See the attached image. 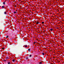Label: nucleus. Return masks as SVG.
<instances>
[{
    "instance_id": "1",
    "label": "nucleus",
    "mask_w": 64,
    "mask_h": 64,
    "mask_svg": "<svg viewBox=\"0 0 64 64\" xmlns=\"http://www.w3.org/2000/svg\"><path fill=\"white\" fill-rule=\"evenodd\" d=\"M39 22L38 21H37L36 22V25H37V24H39Z\"/></svg>"
},
{
    "instance_id": "2",
    "label": "nucleus",
    "mask_w": 64,
    "mask_h": 64,
    "mask_svg": "<svg viewBox=\"0 0 64 64\" xmlns=\"http://www.w3.org/2000/svg\"><path fill=\"white\" fill-rule=\"evenodd\" d=\"M24 46L25 47H27V45H24Z\"/></svg>"
},
{
    "instance_id": "3",
    "label": "nucleus",
    "mask_w": 64,
    "mask_h": 64,
    "mask_svg": "<svg viewBox=\"0 0 64 64\" xmlns=\"http://www.w3.org/2000/svg\"><path fill=\"white\" fill-rule=\"evenodd\" d=\"M53 30V28H52L51 29H50V30L51 31H52Z\"/></svg>"
},
{
    "instance_id": "4",
    "label": "nucleus",
    "mask_w": 64,
    "mask_h": 64,
    "mask_svg": "<svg viewBox=\"0 0 64 64\" xmlns=\"http://www.w3.org/2000/svg\"><path fill=\"white\" fill-rule=\"evenodd\" d=\"M3 8H4V6H2V9H3Z\"/></svg>"
},
{
    "instance_id": "5",
    "label": "nucleus",
    "mask_w": 64,
    "mask_h": 64,
    "mask_svg": "<svg viewBox=\"0 0 64 64\" xmlns=\"http://www.w3.org/2000/svg\"><path fill=\"white\" fill-rule=\"evenodd\" d=\"M12 61L13 62H15V60H12Z\"/></svg>"
},
{
    "instance_id": "6",
    "label": "nucleus",
    "mask_w": 64,
    "mask_h": 64,
    "mask_svg": "<svg viewBox=\"0 0 64 64\" xmlns=\"http://www.w3.org/2000/svg\"><path fill=\"white\" fill-rule=\"evenodd\" d=\"M42 24H44V22H42Z\"/></svg>"
},
{
    "instance_id": "7",
    "label": "nucleus",
    "mask_w": 64,
    "mask_h": 64,
    "mask_svg": "<svg viewBox=\"0 0 64 64\" xmlns=\"http://www.w3.org/2000/svg\"><path fill=\"white\" fill-rule=\"evenodd\" d=\"M3 4H4V5H5V2H4L3 3Z\"/></svg>"
},
{
    "instance_id": "8",
    "label": "nucleus",
    "mask_w": 64,
    "mask_h": 64,
    "mask_svg": "<svg viewBox=\"0 0 64 64\" xmlns=\"http://www.w3.org/2000/svg\"><path fill=\"white\" fill-rule=\"evenodd\" d=\"M42 55H44V53H42Z\"/></svg>"
},
{
    "instance_id": "9",
    "label": "nucleus",
    "mask_w": 64,
    "mask_h": 64,
    "mask_svg": "<svg viewBox=\"0 0 64 64\" xmlns=\"http://www.w3.org/2000/svg\"><path fill=\"white\" fill-rule=\"evenodd\" d=\"M14 14H15V13H16V12H14Z\"/></svg>"
},
{
    "instance_id": "10",
    "label": "nucleus",
    "mask_w": 64,
    "mask_h": 64,
    "mask_svg": "<svg viewBox=\"0 0 64 64\" xmlns=\"http://www.w3.org/2000/svg\"><path fill=\"white\" fill-rule=\"evenodd\" d=\"M4 13L5 14H6V12H5Z\"/></svg>"
},
{
    "instance_id": "11",
    "label": "nucleus",
    "mask_w": 64,
    "mask_h": 64,
    "mask_svg": "<svg viewBox=\"0 0 64 64\" xmlns=\"http://www.w3.org/2000/svg\"><path fill=\"white\" fill-rule=\"evenodd\" d=\"M28 51H30V49H28Z\"/></svg>"
},
{
    "instance_id": "12",
    "label": "nucleus",
    "mask_w": 64,
    "mask_h": 64,
    "mask_svg": "<svg viewBox=\"0 0 64 64\" xmlns=\"http://www.w3.org/2000/svg\"><path fill=\"white\" fill-rule=\"evenodd\" d=\"M8 36H7V37H6V38H8Z\"/></svg>"
},
{
    "instance_id": "13",
    "label": "nucleus",
    "mask_w": 64,
    "mask_h": 64,
    "mask_svg": "<svg viewBox=\"0 0 64 64\" xmlns=\"http://www.w3.org/2000/svg\"><path fill=\"white\" fill-rule=\"evenodd\" d=\"M2 50H4V48H2Z\"/></svg>"
},
{
    "instance_id": "14",
    "label": "nucleus",
    "mask_w": 64,
    "mask_h": 64,
    "mask_svg": "<svg viewBox=\"0 0 64 64\" xmlns=\"http://www.w3.org/2000/svg\"><path fill=\"white\" fill-rule=\"evenodd\" d=\"M34 44H35V43H36V42H34Z\"/></svg>"
},
{
    "instance_id": "15",
    "label": "nucleus",
    "mask_w": 64,
    "mask_h": 64,
    "mask_svg": "<svg viewBox=\"0 0 64 64\" xmlns=\"http://www.w3.org/2000/svg\"><path fill=\"white\" fill-rule=\"evenodd\" d=\"M33 45H34V44H34V42H33Z\"/></svg>"
},
{
    "instance_id": "16",
    "label": "nucleus",
    "mask_w": 64,
    "mask_h": 64,
    "mask_svg": "<svg viewBox=\"0 0 64 64\" xmlns=\"http://www.w3.org/2000/svg\"><path fill=\"white\" fill-rule=\"evenodd\" d=\"M8 64H10V62H8Z\"/></svg>"
},
{
    "instance_id": "17",
    "label": "nucleus",
    "mask_w": 64,
    "mask_h": 64,
    "mask_svg": "<svg viewBox=\"0 0 64 64\" xmlns=\"http://www.w3.org/2000/svg\"><path fill=\"white\" fill-rule=\"evenodd\" d=\"M42 63V62H40V64H41Z\"/></svg>"
},
{
    "instance_id": "18",
    "label": "nucleus",
    "mask_w": 64,
    "mask_h": 64,
    "mask_svg": "<svg viewBox=\"0 0 64 64\" xmlns=\"http://www.w3.org/2000/svg\"><path fill=\"white\" fill-rule=\"evenodd\" d=\"M31 56H32V55H30V57H31Z\"/></svg>"
},
{
    "instance_id": "19",
    "label": "nucleus",
    "mask_w": 64,
    "mask_h": 64,
    "mask_svg": "<svg viewBox=\"0 0 64 64\" xmlns=\"http://www.w3.org/2000/svg\"><path fill=\"white\" fill-rule=\"evenodd\" d=\"M6 59H8V57L6 58Z\"/></svg>"
},
{
    "instance_id": "20",
    "label": "nucleus",
    "mask_w": 64,
    "mask_h": 64,
    "mask_svg": "<svg viewBox=\"0 0 64 64\" xmlns=\"http://www.w3.org/2000/svg\"><path fill=\"white\" fill-rule=\"evenodd\" d=\"M26 59H28V58H26Z\"/></svg>"
},
{
    "instance_id": "21",
    "label": "nucleus",
    "mask_w": 64,
    "mask_h": 64,
    "mask_svg": "<svg viewBox=\"0 0 64 64\" xmlns=\"http://www.w3.org/2000/svg\"><path fill=\"white\" fill-rule=\"evenodd\" d=\"M15 7H16V6H15Z\"/></svg>"
},
{
    "instance_id": "22",
    "label": "nucleus",
    "mask_w": 64,
    "mask_h": 64,
    "mask_svg": "<svg viewBox=\"0 0 64 64\" xmlns=\"http://www.w3.org/2000/svg\"><path fill=\"white\" fill-rule=\"evenodd\" d=\"M16 11H17V10H16Z\"/></svg>"
}]
</instances>
